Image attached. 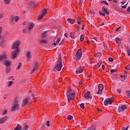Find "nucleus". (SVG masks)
<instances>
[{
	"instance_id": "obj_1",
	"label": "nucleus",
	"mask_w": 130,
	"mask_h": 130,
	"mask_svg": "<svg viewBox=\"0 0 130 130\" xmlns=\"http://www.w3.org/2000/svg\"><path fill=\"white\" fill-rule=\"evenodd\" d=\"M58 55V57L57 64L55 65L54 68V71H55V72L56 71H58V72L61 71V68H62V62H61V54L59 53Z\"/></svg>"
},
{
	"instance_id": "obj_2",
	"label": "nucleus",
	"mask_w": 130,
	"mask_h": 130,
	"mask_svg": "<svg viewBox=\"0 0 130 130\" xmlns=\"http://www.w3.org/2000/svg\"><path fill=\"white\" fill-rule=\"evenodd\" d=\"M19 45H20V41L15 42L12 45V49L16 48V51L12 54V58L15 59L17 57V53L19 52Z\"/></svg>"
},
{
	"instance_id": "obj_3",
	"label": "nucleus",
	"mask_w": 130,
	"mask_h": 130,
	"mask_svg": "<svg viewBox=\"0 0 130 130\" xmlns=\"http://www.w3.org/2000/svg\"><path fill=\"white\" fill-rule=\"evenodd\" d=\"M20 108V102L18 99H15L11 107V111H16Z\"/></svg>"
},
{
	"instance_id": "obj_4",
	"label": "nucleus",
	"mask_w": 130,
	"mask_h": 130,
	"mask_svg": "<svg viewBox=\"0 0 130 130\" xmlns=\"http://www.w3.org/2000/svg\"><path fill=\"white\" fill-rule=\"evenodd\" d=\"M82 54L83 53L82 52V50H81V49H79L77 52L75 54V60H77V61L79 60L80 58L82 57Z\"/></svg>"
},
{
	"instance_id": "obj_5",
	"label": "nucleus",
	"mask_w": 130,
	"mask_h": 130,
	"mask_svg": "<svg viewBox=\"0 0 130 130\" xmlns=\"http://www.w3.org/2000/svg\"><path fill=\"white\" fill-rule=\"evenodd\" d=\"M67 98H70V99H72V98H73L75 99V93L74 92H72V89H70L68 90V91L67 92Z\"/></svg>"
},
{
	"instance_id": "obj_6",
	"label": "nucleus",
	"mask_w": 130,
	"mask_h": 130,
	"mask_svg": "<svg viewBox=\"0 0 130 130\" xmlns=\"http://www.w3.org/2000/svg\"><path fill=\"white\" fill-rule=\"evenodd\" d=\"M47 14V10H46V9H44L42 11V14L38 16V21H40V20H42V19H43L44 18V16Z\"/></svg>"
},
{
	"instance_id": "obj_7",
	"label": "nucleus",
	"mask_w": 130,
	"mask_h": 130,
	"mask_svg": "<svg viewBox=\"0 0 130 130\" xmlns=\"http://www.w3.org/2000/svg\"><path fill=\"white\" fill-rule=\"evenodd\" d=\"M113 98H108L104 102V105L107 106L108 104L111 105L113 103Z\"/></svg>"
},
{
	"instance_id": "obj_8",
	"label": "nucleus",
	"mask_w": 130,
	"mask_h": 130,
	"mask_svg": "<svg viewBox=\"0 0 130 130\" xmlns=\"http://www.w3.org/2000/svg\"><path fill=\"white\" fill-rule=\"evenodd\" d=\"M99 88V91L97 92V94L98 95H101L102 94V91L103 90V89H104V86L103 84H101L98 85Z\"/></svg>"
},
{
	"instance_id": "obj_9",
	"label": "nucleus",
	"mask_w": 130,
	"mask_h": 130,
	"mask_svg": "<svg viewBox=\"0 0 130 130\" xmlns=\"http://www.w3.org/2000/svg\"><path fill=\"white\" fill-rule=\"evenodd\" d=\"M125 109H126V106L125 105H123L122 107H121V108L118 107V108L117 109L118 112L120 113V112H122V111H124Z\"/></svg>"
},
{
	"instance_id": "obj_10",
	"label": "nucleus",
	"mask_w": 130,
	"mask_h": 130,
	"mask_svg": "<svg viewBox=\"0 0 130 130\" xmlns=\"http://www.w3.org/2000/svg\"><path fill=\"white\" fill-rule=\"evenodd\" d=\"M28 103H29V99L27 98L24 99L22 101V106L23 107L26 106V105H27Z\"/></svg>"
},
{
	"instance_id": "obj_11",
	"label": "nucleus",
	"mask_w": 130,
	"mask_h": 130,
	"mask_svg": "<svg viewBox=\"0 0 130 130\" xmlns=\"http://www.w3.org/2000/svg\"><path fill=\"white\" fill-rule=\"evenodd\" d=\"M26 55L28 60H30L32 58V56H31V51H27L26 53Z\"/></svg>"
},
{
	"instance_id": "obj_12",
	"label": "nucleus",
	"mask_w": 130,
	"mask_h": 130,
	"mask_svg": "<svg viewBox=\"0 0 130 130\" xmlns=\"http://www.w3.org/2000/svg\"><path fill=\"white\" fill-rule=\"evenodd\" d=\"M85 98L86 99H92V96L90 95V91H87L84 95Z\"/></svg>"
},
{
	"instance_id": "obj_13",
	"label": "nucleus",
	"mask_w": 130,
	"mask_h": 130,
	"mask_svg": "<svg viewBox=\"0 0 130 130\" xmlns=\"http://www.w3.org/2000/svg\"><path fill=\"white\" fill-rule=\"evenodd\" d=\"M8 120V116H6L4 118H0V123H4V122H5Z\"/></svg>"
},
{
	"instance_id": "obj_14",
	"label": "nucleus",
	"mask_w": 130,
	"mask_h": 130,
	"mask_svg": "<svg viewBox=\"0 0 130 130\" xmlns=\"http://www.w3.org/2000/svg\"><path fill=\"white\" fill-rule=\"evenodd\" d=\"M81 73H83L82 69V66H80L79 68L77 69L76 74L77 75H79V74H81Z\"/></svg>"
},
{
	"instance_id": "obj_15",
	"label": "nucleus",
	"mask_w": 130,
	"mask_h": 130,
	"mask_svg": "<svg viewBox=\"0 0 130 130\" xmlns=\"http://www.w3.org/2000/svg\"><path fill=\"white\" fill-rule=\"evenodd\" d=\"M38 68H39V64H38V62H36V66L34 69L32 71V73H35L38 70Z\"/></svg>"
},
{
	"instance_id": "obj_16",
	"label": "nucleus",
	"mask_w": 130,
	"mask_h": 130,
	"mask_svg": "<svg viewBox=\"0 0 130 130\" xmlns=\"http://www.w3.org/2000/svg\"><path fill=\"white\" fill-rule=\"evenodd\" d=\"M34 27V23H33L32 22H30L29 24H28L27 30H32Z\"/></svg>"
},
{
	"instance_id": "obj_17",
	"label": "nucleus",
	"mask_w": 130,
	"mask_h": 130,
	"mask_svg": "<svg viewBox=\"0 0 130 130\" xmlns=\"http://www.w3.org/2000/svg\"><path fill=\"white\" fill-rule=\"evenodd\" d=\"M7 58V55L4 54L3 55H0V61L2 60H4V59H6Z\"/></svg>"
},
{
	"instance_id": "obj_18",
	"label": "nucleus",
	"mask_w": 130,
	"mask_h": 130,
	"mask_svg": "<svg viewBox=\"0 0 130 130\" xmlns=\"http://www.w3.org/2000/svg\"><path fill=\"white\" fill-rule=\"evenodd\" d=\"M103 12L105 13L107 15H109V11L107 10V8L105 7V6L103 7L102 8Z\"/></svg>"
},
{
	"instance_id": "obj_19",
	"label": "nucleus",
	"mask_w": 130,
	"mask_h": 130,
	"mask_svg": "<svg viewBox=\"0 0 130 130\" xmlns=\"http://www.w3.org/2000/svg\"><path fill=\"white\" fill-rule=\"evenodd\" d=\"M116 42L118 44V45H120V43H121V39L116 38L115 39Z\"/></svg>"
},
{
	"instance_id": "obj_20",
	"label": "nucleus",
	"mask_w": 130,
	"mask_h": 130,
	"mask_svg": "<svg viewBox=\"0 0 130 130\" xmlns=\"http://www.w3.org/2000/svg\"><path fill=\"white\" fill-rule=\"evenodd\" d=\"M22 129V126L20 124H18L17 126L14 128V130H21Z\"/></svg>"
},
{
	"instance_id": "obj_21",
	"label": "nucleus",
	"mask_w": 130,
	"mask_h": 130,
	"mask_svg": "<svg viewBox=\"0 0 130 130\" xmlns=\"http://www.w3.org/2000/svg\"><path fill=\"white\" fill-rule=\"evenodd\" d=\"M68 22L71 23V24H74L75 23V19H73L72 18H69L67 19Z\"/></svg>"
},
{
	"instance_id": "obj_22",
	"label": "nucleus",
	"mask_w": 130,
	"mask_h": 130,
	"mask_svg": "<svg viewBox=\"0 0 130 130\" xmlns=\"http://www.w3.org/2000/svg\"><path fill=\"white\" fill-rule=\"evenodd\" d=\"M15 20V22H18L19 21V16H16L15 17L12 18V21H14Z\"/></svg>"
},
{
	"instance_id": "obj_23",
	"label": "nucleus",
	"mask_w": 130,
	"mask_h": 130,
	"mask_svg": "<svg viewBox=\"0 0 130 130\" xmlns=\"http://www.w3.org/2000/svg\"><path fill=\"white\" fill-rule=\"evenodd\" d=\"M59 41H60V38H58L57 40L55 42H54V43H53V46H55V45H56L57 43H59Z\"/></svg>"
},
{
	"instance_id": "obj_24",
	"label": "nucleus",
	"mask_w": 130,
	"mask_h": 130,
	"mask_svg": "<svg viewBox=\"0 0 130 130\" xmlns=\"http://www.w3.org/2000/svg\"><path fill=\"white\" fill-rule=\"evenodd\" d=\"M5 64H6V67H9V66H10V64H11V62H10V61L8 60H5Z\"/></svg>"
},
{
	"instance_id": "obj_25",
	"label": "nucleus",
	"mask_w": 130,
	"mask_h": 130,
	"mask_svg": "<svg viewBox=\"0 0 130 130\" xmlns=\"http://www.w3.org/2000/svg\"><path fill=\"white\" fill-rule=\"evenodd\" d=\"M101 55H102V53L100 52L96 53L95 54V56L96 57H99V56H101Z\"/></svg>"
},
{
	"instance_id": "obj_26",
	"label": "nucleus",
	"mask_w": 130,
	"mask_h": 130,
	"mask_svg": "<svg viewBox=\"0 0 130 130\" xmlns=\"http://www.w3.org/2000/svg\"><path fill=\"white\" fill-rule=\"evenodd\" d=\"M46 33H47V31H45L44 32H43L42 35V37H43V38H45V37H46Z\"/></svg>"
},
{
	"instance_id": "obj_27",
	"label": "nucleus",
	"mask_w": 130,
	"mask_h": 130,
	"mask_svg": "<svg viewBox=\"0 0 130 130\" xmlns=\"http://www.w3.org/2000/svg\"><path fill=\"white\" fill-rule=\"evenodd\" d=\"M70 37L74 39L75 38V33L74 32H71L70 34Z\"/></svg>"
},
{
	"instance_id": "obj_28",
	"label": "nucleus",
	"mask_w": 130,
	"mask_h": 130,
	"mask_svg": "<svg viewBox=\"0 0 130 130\" xmlns=\"http://www.w3.org/2000/svg\"><path fill=\"white\" fill-rule=\"evenodd\" d=\"M85 39V36L84 35H81L80 36V41H83Z\"/></svg>"
},
{
	"instance_id": "obj_29",
	"label": "nucleus",
	"mask_w": 130,
	"mask_h": 130,
	"mask_svg": "<svg viewBox=\"0 0 130 130\" xmlns=\"http://www.w3.org/2000/svg\"><path fill=\"white\" fill-rule=\"evenodd\" d=\"M125 74L123 75L124 76V80H125V79H126V78H127V72H126V71H124Z\"/></svg>"
},
{
	"instance_id": "obj_30",
	"label": "nucleus",
	"mask_w": 130,
	"mask_h": 130,
	"mask_svg": "<svg viewBox=\"0 0 130 130\" xmlns=\"http://www.w3.org/2000/svg\"><path fill=\"white\" fill-rule=\"evenodd\" d=\"M126 95H127V97H128V98H130V91H129V90H126Z\"/></svg>"
},
{
	"instance_id": "obj_31",
	"label": "nucleus",
	"mask_w": 130,
	"mask_h": 130,
	"mask_svg": "<svg viewBox=\"0 0 130 130\" xmlns=\"http://www.w3.org/2000/svg\"><path fill=\"white\" fill-rule=\"evenodd\" d=\"M77 23L78 25H81V17H78L77 19Z\"/></svg>"
},
{
	"instance_id": "obj_32",
	"label": "nucleus",
	"mask_w": 130,
	"mask_h": 130,
	"mask_svg": "<svg viewBox=\"0 0 130 130\" xmlns=\"http://www.w3.org/2000/svg\"><path fill=\"white\" fill-rule=\"evenodd\" d=\"M13 84H14V82L13 81L8 82V87H11V86L13 85Z\"/></svg>"
},
{
	"instance_id": "obj_33",
	"label": "nucleus",
	"mask_w": 130,
	"mask_h": 130,
	"mask_svg": "<svg viewBox=\"0 0 130 130\" xmlns=\"http://www.w3.org/2000/svg\"><path fill=\"white\" fill-rule=\"evenodd\" d=\"M85 104L84 103L81 104L80 106L81 107V108H82V109H85V107H84Z\"/></svg>"
},
{
	"instance_id": "obj_34",
	"label": "nucleus",
	"mask_w": 130,
	"mask_h": 130,
	"mask_svg": "<svg viewBox=\"0 0 130 130\" xmlns=\"http://www.w3.org/2000/svg\"><path fill=\"white\" fill-rule=\"evenodd\" d=\"M11 71V70H10V68H6V74H9V73H10V71Z\"/></svg>"
},
{
	"instance_id": "obj_35",
	"label": "nucleus",
	"mask_w": 130,
	"mask_h": 130,
	"mask_svg": "<svg viewBox=\"0 0 130 130\" xmlns=\"http://www.w3.org/2000/svg\"><path fill=\"white\" fill-rule=\"evenodd\" d=\"M101 4H105L107 6H109V4L106 1H102L101 2Z\"/></svg>"
},
{
	"instance_id": "obj_36",
	"label": "nucleus",
	"mask_w": 130,
	"mask_h": 130,
	"mask_svg": "<svg viewBox=\"0 0 130 130\" xmlns=\"http://www.w3.org/2000/svg\"><path fill=\"white\" fill-rule=\"evenodd\" d=\"M101 63H102V61H100L98 62L97 68H100V66H101Z\"/></svg>"
},
{
	"instance_id": "obj_37",
	"label": "nucleus",
	"mask_w": 130,
	"mask_h": 130,
	"mask_svg": "<svg viewBox=\"0 0 130 130\" xmlns=\"http://www.w3.org/2000/svg\"><path fill=\"white\" fill-rule=\"evenodd\" d=\"M125 70L127 71H130L129 65H127V66L125 67Z\"/></svg>"
},
{
	"instance_id": "obj_38",
	"label": "nucleus",
	"mask_w": 130,
	"mask_h": 130,
	"mask_svg": "<svg viewBox=\"0 0 130 130\" xmlns=\"http://www.w3.org/2000/svg\"><path fill=\"white\" fill-rule=\"evenodd\" d=\"M10 0H5L4 3L6 4V5H9L10 4Z\"/></svg>"
},
{
	"instance_id": "obj_39",
	"label": "nucleus",
	"mask_w": 130,
	"mask_h": 130,
	"mask_svg": "<svg viewBox=\"0 0 130 130\" xmlns=\"http://www.w3.org/2000/svg\"><path fill=\"white\" fill-rule=\"evenodd\" d=\"M122 129H123V130L128 129V126H127L126 127H124V126L122 127Z\"/></svg>"
},
{
	"instance_id": "obj_40",
	"label": "nucleus",
	"mask_w": 130,
	"mask_h": 130,
	"mask_svg": "<svg viewBox=\"0 0 130 130\" xmlns=\"http://www.w3.org/2000/svg\"><path fill=\"white\" fill-rule=\"evenodd\" d=\"M72 118H73V116H72V115H69L68 116V120H71V119H72Z\"/></svg>"
},
{
	"instance_id": "obj_41",
	"label": "nucleus",
	"mask_w": 130,
	"mask_h": 130,
	"mask_svg": "<svg viewBox=\"0 0 130 130\" xmlns=\"http://www.w3.org/2000/svg\"><path fill=\"white\" fill-rule=\"evenodd\" d=\"M99 14L101 16H103V17H105V13H102V12L99 11Z\"/></svg>"
},
{
	"instance_id": "obj_42",
	"label": "nucleus",
	"mask_w": 130,
	"mask_h": 130,
	"mask_svg": "<svg viewBox=\"0 0 130 130\" xmlns=\"http://www.w3.org/2000/svg\"><path fill=\"white\" fill-rule=\"evenodd\" d=\"M50 123V122H49V121H47V122L46 123V125H47V126H50V124H49Z\"/></svg>"
},
{
	"instance_id": "obj_43",
	"label": "nucleus",
	"mask_w": 130,
	"mask_h": 130,
	"mask_svg": "<svg viewBox=\"0 0 130 130\" xmlns=\"http://www.w3.org/2000/svg\"><path fill=\"white\" fill-rule=\"evenodd\" d=\"M6 113H8V110H5L3 112V115H5Z\"/></svg>"
},
{
	"instance_id": "obj_44",
	"label": "nucleus",
	"mask_w": 130,
	"mask_h": 130,
	"mask_svg": "<svg viewBox=\"0 0 130 130\" xmlns=\"http://www.w3.org/2000/svg\"><path fill=\"white\" fill-rule=\"evenodd\" d=\"M21 66H22V63H19V66H18L16 68V70H19L21 68Z\"/></svg>"
},
{
	"instance_id": "obj_45",
	"label": "nucleus",
	"mask_w": 130,
	"mask_h": 130,
	"mask_svg": "<svg viewBox=\"0 0 130 130\" xmlns=\"http://www.w3.org/2000/svg\"><path fill=\"white\" fill-rule=\"evenodd\" d=\"M41 42L42 43H45V44L47 43V41H46V40H43L41 41Z\"/></svg>"
},
{
	"instance_id": "obj_46",
	"label": "nucleus",
	"mask_w": 130,
	"mask_h": 130,
	"mask_svg": "<svg viewBox=\"0 0 130 130\" xmlns=\"http://www.w3.org/2000/svg\"><path fill=\"white\" fill-rule=\"evenodd\" d=\"M24 130H27L28 129V126L27 125H25L24 127H23Z\"/></svg>"
},
{
	"instance_id": "obj_47",
	"label": "nucleus",
	"mask_w": 130,
	"mask_h": 130,
	"mask_svg": "<svg viewBox=\"0 0 130 130\" xmlns=\"http://www.w3.org/2000/svg\"><path fill=\"white\" fill-rule=\"evenodd\" d=\"M127 54H128V55L129 56L130 55V49L127 48Z\"/></svg>"
},
{
	"instance_id": "obj_48",
	"label": "nucleus",
	"mask_w": 130,
	"mask_h": 130,
	"mask_svg": "<svg viewBox=\"0 0 130 130\" xmlns=\"http://www.w3.org/2000/svg\"><path fill=\"white\" fill-rule=\"evenodd\" d=\"M4 19V16L2 13H0V19L3 20Z\"/></svg>"
},
{
	"instance_id": "obj_49",
	"label": "nucleus",
	"mask_w": 130,
	"mask_h": 130,
	"mask_svg": "<svg viewBox=\"0 0 130 130\" xmlns=\"http://www.w3.org/2000/svg\"><path fill=\"white\" fill-rule=\"evenodd\" d=\"M68 102L70 103V101H71V100H74V98L70 99V96H68Z\"/></svg>"
},
{
	"instance_id": "obj_50",
	"label": "nucleus",
	"mask_w": 130,
	"mask_h": 130,
	"mask_svg": "<svg viewBox=\"0 0 130 130\" xmlns=\"http://www.w3.org/2000/svg\"><path fill=\"white\" fill-rule=\"evenodd\" d=\"M108 60H109V61L112 62V61H113V59L112 57H110V58H109Z\"/></svg>"
},
{
	"instance_id": "obj_51",
	"label": "nucleus",
	"mask_w": 130,
	"mask_h": 130,
	"mask_svg": "<svg viewBox=\"0 0 130 130\" xmlns=\"http://www.w3.org/2000/svg\"><path fill=\"white\" fill-rule=\"evenodd\" d=\"M116 91L118 94H120L121 93V89H117Z\"/></svg>"
},
{
	"instance_id": "obj_52",
	"label": "nucleus",
	"mask_w": 130,
	"mask_h": 130,
	"mask_svg": "<svg viewBox=\"0 0 130 130\" xmlns=\"http://www.w3.org/2000/svg\"><path fill=\"white\" fill-rule=\"evenodd\" d=\"M80 2L81 4H85V2H86V0H80Z\"/></svg>"
},
{
	"instance_id": "obj_53",
	"label": "nucleus",
	"mask_w": 130,
	"mask_h": 130,
	"mask_svg": "<svg viewBox=\"0 0 130 130\" xmlns=\"http://www.w3.org/2000/svg\"><path fill=\"white\" fill-rule=\"evenodd\" d=\"M89 13H90V14H91L92 15H94V14H95V12H94L92 10H90Z\"/></svg>"
},
{
	"instance_id": "obj_54",
	"label": "nucleus",
	"mask_w": 130,
	"mask_h": 130,
	"mask_svg": "<svg viewBox=\"0 0 130 130\" xmlns=\"http://www.w3.org/2000/svg\"><path fill=\"white\" fill-rule=\"evenodd\" d=\"M110 72H111V74H113V73H115V70L111 69L110 70Z\"/></svg>"
},
{
	"instance_id": "obj_55",
	"label": "nucleus",
	"mask_w": 130,
	"mask_h": 130,
	"mask_svg": "<svg viewBox=\"0 0 130 130\" xmlns=\"http://www.w3.org/2000/svg\"><path fill=\"white\" fill-rule=\"evenodd\" d=\"M22 31H23V33H26L27 32V30L25 28H23L22 29Z\"/></svg>"
},
{
	"instance_id": "obj_56",
	"label": "nucleus",
	"mask_w": 130,
	"mask_h": 130,
	"mask_svg": "<svg viewBox=\"0 0 130 130\" xmlns=\"http://www.w3.org/2000/svg\"><path fill=\"white\" fill-rule=\"evenodd\" d=\"M94 40H95V41H98V38H97V37H93V38Z\"/></svg>"
},
{
	"instance_id": "obj_57",
	"label": "nucleus",
	"mask_w": 130,
	"mask_h": 130,
	"mask_svg": "<svg viewBox=\"0 0 130 130\" xmlns=\"http://www.w3.org/2000/svg\"><path fill=\"white\" fill-rule=\"evenodd\" d=\"M126 5H124V6H122V9H126Z\"/></svg>"
},
{
	"instance_id": "obj_58",
	"label": "nucleus",
	"mask_w": 130,
	"mask_h": 130,
	"mask_svg": "<svg viewBox=\"0 0 130 130\" xmlns=\"http://www.w3.org/2000/svg\"><path fill=\"white\" fill-rule=\"evenodd\" d=\"M104 46L105 49H107L108 48H107V45L106 44H104Z\"/></svg>"
},
{
	"instance_id": "obj_59",
	"label": "nucleus",
	"mask_w": 130,
	"mask_h": 130,
	"mask_svg": "<svg viewBox=\"0 0 130 130\" xmlns=\"http://www.w3.org/2000/svg\"><path fill=\"white\" fill-rule=\"evenodd\" d=\"M98 111H99V112H102V110L100 109H97Z\"/></svg>"
},
{
	"instance_id": "obj_60",
	"label": "nucleus",
	"mask_w": 130,
	"mask_h": 130,
	"mask_svg": "<svg viewBox=\"0 0 130 130\" xmlns=\"http://www.w3.org/2000/svg\"><path fill=\"white\" fill-rule=\"evenodd\" d=\"M68 35H69V34H68V33L64 34L65 37H67V38H68Z\"/></svg>"
},
{
	"instance_id": "obj_61",
	"label": "nucleus",
	"mask_w": 130,
	"mask_h": 130,
	"mask_svg": "<svg viewBox=\"0 0 130 130\" xmlns=\"http://www.w3.org/2000/svg\"><path fill=\"white\" fill-rule=\"evenodd\" d=\"M127 11L130 12V6L127 8Z\"/></svg>"
},
{
	"instance_id": "obj_62",
	"label": "nucleus",
	"mask_w": 130,
	"mask_h": 130,
	"mask_svg": "<svg viewBox=\"0 0 130 130\" xmlns=\"http://www.w3.org/2000/svg\"><path fill=\"white\" fill-rule=\"evenodd\" d=\"M104 69H105V66H104V64L102 65V70H104Z\"/></svg>"
},
{
	"instance_id": "obj_63",
	"label": "nucleus",
	"mask_w": 130,
	"mask_h": 130,
	"mask_svg": "<svg viewBox=\"0 0 130 130\" xmlns=\"http://www.w3.org/2000/svg\"><path fill=\"white\" fill-rule=\"evenodd\" d=\"M113 3H115L116 4H117V0H113Z\"/></svg>"
},
{
	"instance_id": "obj_64",
	"label": "nucleus",
	"mask_w": 130,
	"mask_h": 130,
	"mask_svg": "<svg viewBox=\"0 0 130 130\" xmlns=\"http://www.w3.org/2000/svg\"><path fill=\"white\" fill-rule=\"evenodd\" d=\"M120 28H121V27H119L118 28H117L116 29V31H118L119 30V29H120Z\"/></svg>"
}]
</instances>
